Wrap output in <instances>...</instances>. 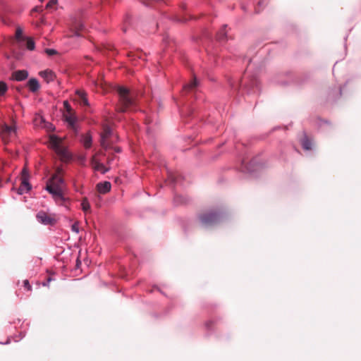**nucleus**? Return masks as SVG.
<instances>
[{
	"label": "nucleus",
	"instance_id": "20e7f679",
	"mask_svg": "<svg viewBox=\"0 0 361 361\" xmlns=\"http://www.w3.org/2000/svg\"><path fill=\"white\" fill-rule=\"evenodd\" d=\"M63 106L65 108V111L63 112V117L65 121L68 123L70 126L74 128L78 121L75 112L67 101L63 102Z\"/></svg>",
	"mask_w": 361,
	"mask_h": 361
},
{
	"label": "nucleus",
	"instance_id": "a878e982",
	"mask_svg": "<svg viewBox=\"0 0 361 361\" xmlns=\"http://www.w3.org/2000/svg\"><path fill=\"white\" fill-rule=\"evenodd\" d=\"M54 52V50H51V49H50V50H47V53H48L49 54H52Z\"/></svg>",
	"mask_w": 361,
	"mask_h": 361
},
{
	"label": "nucleus",
	"instance_id": "f3484780",
	"mask_svg": "<svg viewBox=\"0 0 361 361\" xmlns=\"http://www.w3.org/2000/svg\"><path fill=\"white\" fill-rule=\"evenodd\" d=\"M8 91V86L4 81H0V97H4Z\"/></svg>",
	"mask_w": 361,
	"mask_h": 361
},
{
	"label": "nucleus",
	"instance_id": "5701e85b",
	"mask_svg": "<svg viewBox=\"0 0 361 361\" xmlns=\"http://www.w3.org/2000/svg\"><path fill=\"white\" fill-rule=\"evenodd\" d=\"M56 0H51L48 4H47V7L48 8H52L56 4Z\"/></svg>",
	"mask_w": 361,
	"mask_h": 361
},
{
	"label": "nucleus",
	"instance_id": "aec40b11",
	"mask_svg": "<svg viewBox=\"0 0 361 361\" xmlns=\"http://www.w3.org/2000/svg\"><path fill=\"white\" fill-rule=\"evenodd\" d=\"M197 85V82L196 79L195 78L192 82H191L190 84L185 86V88L186 89H192L193 87H196Z\"/></svg>",
	"mask_w": 361,
	"mask_h": 361
},
{
	"label": "nucleus",
	"instance_id": "f257e3e1",
	"mask_svg": "<svg viewBox=\"0 0 361 361\" xmlns=\"http://www.w3.org/2000/svg\"><path fill=\"white\" fill-rule=\"evenodd\" d=\"M59 173L60 171L47 182L46 189L52 195L57 204L66 207L68 199L65 196L63 180Z\"/></svg>",
	"mask_w": 361,
	"mask_h": 361
},
{
	"label": "nucleus",
	"instance_id": "ddd939ff",
	"mask_svg": "<svg viewBox=\"0 0 361 361\" xmlns=\"http://www.w3.org/2000/svg\"><path fill=\"white\" fill-rule=\"evenodd\" d=\"M30 190V185L25 178H23L21 182V185L18 188V193L23 194L28 192Z\"/></svg>",
	"mask_w": 361,
	"mask_h": 361
},
{
	"label": "nucleus",
	"instance_id": "4468645a",
	"mask_svg": "<svg viewBox=\"0 0 361 361\" xmlns=\"http://www.w3.org/2000/svg\"><path fill=\"white\" fill-rule=\"evenodd\" d=\"M81 142L85 148H90L92 145V136L90 133H86L82 137Z\"/></svg>",
	"mask_w": 361,
	"mask_h": 361
},
{
	"label": "nucleus",
	"instance_id": "6ab92c4d",
	"mask_svg": "<svg viewBox=\"0 0 361 361\" xmlns=\"http://www.w3.org/2000/svg\"><path fill=\"white\" fill-rule=\"evenodd\" d=\"M16 37L18 40L23 39V30L21 28H17L16 32Z\"/></svg>",
	"mask_w": 361,
	"mask_h": 361
},
{
	"label": "nucleus",
	"instance_id": "cd10ccee",
	"mask_svg": "<svg viewBox=\"0 0 361 361\" xmlns=\"http://www.w3.org/2000/svg\"><path fill=\"white\" fill-rule=\"evenodd\" d=\"M203 221L205 222L207 221V220L206 219H204Z\"/></svg>",
	"mask_w": 361,
	"mask_h": 361
},
{
	"label": "nucleus",
	"instance_id": "412c9836",
	"mask_svg": "<svg viewBox=\"0 0 361 361\" xmlns=\"http://www.w3.org/2000/svg\"><path fill=\"white\" fill-rule=\"evenodd\" d=\"M109 133H110V130L109 128H105L104 133L102 134V145H104V139L108 136V135Z\"/></svg>",
	"mask_w": 361,
	"mask_h": 361
},
{
	"label": "nucleus",
	"instance_id": "7ed1b4c3",
	"mask_svg": "<svg viewBox=\"0 0 361 361\" xmlns=\"http://www.w3.org/2000/svg\"><path fill=\"white\" fill-rule=\"evenodd\" d=\"M119 94L120 103L122 106L120 111H124L126 109L132 104L131 98L129 97L128 90L124 87H118L117 89Z\"/></svg>",
	"mask_w": 361,
	"mask_h": 361
},
{
	"label": "nucleus",
	"instance_id": "f03ea898",
	"mask_svg": "<svg viewBox=\"0 0 361 361\" xmlns=\"http://www.w3.org/2000/svg\"><path fill=\"white\" fill-rule=\"evenodd\" d=\"M49 147L55 150L62 161H68L71 155L63 145V140L55 135H49Z\"/></svg>",
	"mask_w": 361,
	"mask_h": 361
},
{
	"label": "nucleus",
	"instance_id": "a211bd4d",
	"mask_svg": "<svg viewBox=\"0 0 361 361\" xmlns=\"http://www.w3.org/2000/svg\"><path fill=\"white\" fill-rule=\"evenodd\" d=\"M27 48L29 50H33L35 49V43L30 38L27 39Z\"/></svg>",
	"mask_w": 361,
	"mask_h": 361
},
{
	"label": "nucleus",
	"instance_id": "39448f33",
	"mask_svg": "<svg viewBox=\"0 0 361 361\" xmlns=\"http://www.w3.org/2000/svg\"><path fill=\"white\" fill-rule=\"evenodd\" d=\"M34 125L36 127L45 128L47 131H53L54 127L51 123L46 122L40 114H36L33 120Z\"/></svg>",
	"mask_w": 361,
	"mask_h": 361
},
{
	"label": "nucleus",
	"instance_id": "9d476101",
	"mask_svg": "<svg viewBox=\"0 0 361 361\" xmlns=\"http://www.w3.org/2000/svg\"><path fill=\"white\" fill-rule=\"evenodd\" d=\"M91 164L94 170L101 171L102 173H104L107 171L102 164L97 161L96 155L93 156Z\"/></svg>",
	"mask_w": 361,
	"mask_h": 361
},
{
	"label": "nucleus",
	"instance_id": "2eb2a0df",
	"mask_svg": "<svg viewBox=\"0 0 361 361\" xmlns=\"http://www.w3.org/2000/svg\"><path fill=\"white\" fill-rule=\"evenodd\" d=\"M78 98L80 99V104L81 105H88L87 99L86 97V94L83 91L78 90L76 92Z\"/></svg>",
	"mask_w": 361,
	"mask_h": 361
},
{
	"label": "nucleus",
	"instance_id": "0eeeda50",
	"mask_svg": "<svg viewBox=\"0 0 361 361\" xmlns=\"http://www.w3.org/2000/svg\"><path fill=\"white\" fill-rule=\"evenodd\" d=\"M37 219L39 222L44 225H53L56 221L54 216L49 215L44 212H39L37 214Z\"/></svg>",
	"mask_w": 361,
	"mask_h": 361
},
{
	"label": "nucleus",
	"instance_id": "4be33fe9",
	"mask_svg": "<svg viewBox=\"0 0 361 361\" xmlns=\"http://www.w3.org/2000/svg\"><path fill=\"white\" fill-rule=\"evenodd\" d=\"M302 146L305 149H311V143L307 140L302 142Z\"/></svg>",
	"mask_w": 361,
	"mask_h": 361
},
{
	"label": "nucleus",
	"instance_id": "bb28decb",
	"mask_svg": "<svg viewBox=\"0 0 361 361\" xmlns=\"http://www.w3.org/2000/svg\"><path fill=\"white\" fill-rule=\"evenodd\" d=\"M25 173H26V171H25V169H23V174L25 175Z\"/></svg>",
	"mask_w": 361,
	"mask_h": 361
},
{
	"label": "nucleus",
	"instance_id": "9b49d317",
	"mask_svg": "<svg viewBox=\"0 0 361 361\" xmlns=\"http://www.w3.org/2000/svg\"><path fill=\"white\" fill-rule=\"evenodd\" d=\"M97 190L100 193H106L111 190V183L108 181L98 183Z\"/></svg>",
	"mask_w": 361,
	"mask_h": 361
},
{
	"label": "nucleus",
	"instance_id": "393cba45",
	"mask_svg": "<svg viewBox=\"0 0 361 361\" xmlns=\"http://www.w3.org/2000/svg\"><path fill=\"white\" fill-rule=\"evenodd\" d=\"M72 230L77 233L79 232V228L76 224L72 226Z\"/></svg>",
	"mask_w": 361,
	"mask_h": 361
},
{
	"label": "nucleus",
	"instance_id": "1a4fd4ad",
	"mask_svg": "<svg viewBox=\"0 0 361 361\" xmlns=\"http://www.w3.org/2000/svg\"><path fill=\"white\" fill-rule=\"evenodd\" d=\"M12 77L17 81H22L28 77V73L25 70L17 71L13 73Z\"/></svg>",
	"mask_w": 361,
	"mask_h": 361
},
{
	"label": "nucleus",
	"instance_id": "423d86ee",
	"mask_svg": "<svg viewBox=\"0 0 361 361\" xmlns=\"http://www.w3.org/2000/svg\"><path fill=\"white\" fill-rule=\"evenodd\" d=\"M16 129L15 126L5 125L1 130V137L4 142H8L10 139L16 136Z\"/></svg>",
	"mask_w": 361,
	"mask_h": 361
},
{
	"label": "nucleus",
	"instance_id": "c85d7f7f",
	"mask_svg": "<svg viewBox=\"0 0 361 361\" xmlns=\"http://www.w3.org/2000/svg\"><path fill=\"white\" fill-rule=\"evenodd\" d=\"M40 1H42L43 0H39Z\"/></svg>",
	"mask_w": 361,
	"mask_h": 361
},
{
	"label": "nucleus",
	"instance_id": "f8f14e48",
	"mask_svg": "<svg viewBox=\"0 0 361 361\" xmlns=\"http://www.w3.org/2000/svg\"><path fill=\"white\" fill-rule=\"evenodd\" d=\"M27 87L31 92H36L39 89V84L37 79L30 78L27 82Z\"/></svg>",
	"mask_w": 361,
	"mask_h": 361
},
{
	"label": "nucleus",
	"instance_id": "6e6552de",
	"mask_svg": "<svg viewBox=\"0 0 361 361\" xmlns=\"http://www.w3.org/2000/svg\"><path fill=\"white\" fill-rule=\"evenodd\" d=\"M39 76H41L47 82H50L54 81L55 79V74L51 70H44L40 71L39 73Z\"/></svg>",
	"mask_w": 361,
	"mask_h": 361
},
{
	"label": "nucleus",
	"instance_id": "dca6fc26",
	"mask_svg": "<svg viewBox=\"0 0 361 361\" xmlns=\"http://www.w3.org/2000/svg\"><path fill=\"white\" fill-rule=\"evenodd\" d=\"M81 207L84 212L87 213L90 211V204L87 198H84L81 202Z\"/></svg>",
	"mask_w": 361,
	"mask_h": 361
},
{
	"label": "nucleus",
	"instance_id": "b1692460",
	"mask_svg": "<svg viewBox=\"0 0 361 361\" xmlns=\"http://www.w3.org/2000/svg\"><path fill=\"white\" fill-rule=\"evenodd\" d=\"M23 283H24L25 287L28 290H30L31 289V286H30V283H29V282H28V281H27V280H25V281H24V282H23Z\"/></svg>",
	"mask_w": 361,
	"mask_h": 361
}]
</instances>
